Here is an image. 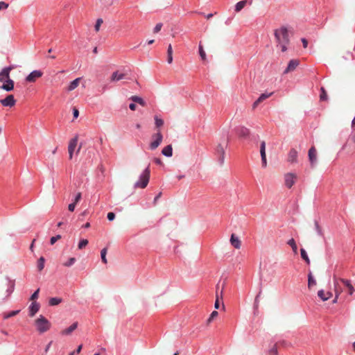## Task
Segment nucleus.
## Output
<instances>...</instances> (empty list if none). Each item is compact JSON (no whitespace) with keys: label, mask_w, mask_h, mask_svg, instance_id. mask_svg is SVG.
I'll return each mask as SVG.
<instances>
[{"label":"nucleus","mask_w":355,"mask_h":355,"mask_svg":"<svg viewBox=\"0 0 355 355\" xmlns=\"http://www.w3.org/2000/svg\"><path fill=\"white\" fill-rule=\"evenodd\" d=\"M162 193H159L154 199V201L156 202L161 196Z\"/></svg>","instance_id":"e2e57ef3"},{"label":"nucleus","mask_w":355,"mask_h":355,"mask_svg":"<svg viewBox=\"0 0 355 355\" xmlns=\"http://www.w3.org/2000/svg\"><path fill=\"white\" fill-rule=\"evenodd\" d=\"M315 227H316L317 230L318 231V233L321 234H322V231L320 230V227L319 225L317 223H315Z\"/></svg>","instance_id":"680f3d73"},{"label":"nucleus","mask_w":355,"mask_h":355,"mask_svg":"<svg viewBox=\"0 0 355 355\" xmlns=\"http://www.w3.org/2000/svg\"><path fill=\"white\" fill-rule=\"evenodd\" d=\"M344 286L347 289V292L349 295H353L355 291V288L349 280L345 279V282H344Z\"/></svg>","instance_id":"4be33fe9"},{"label":"nucleus","mask_w":355,"mask_h":355,"mask_svg":"<svg viewBox=\"0 0 355 355\" xmlns=\"http://www.w3.org/2000/svg\"><path fill=\"white\" fill-rule=\"evenodd\" d=\"M82 349V345H79L76 350V353L79 354Z\"/></svg>","instance_id":"052dcab7"},{"label":"nucleus","mask_w":355,"mask_h":355,"mask_svg":"<svg viewBox=\"0 0 355 355\" xmlns=\"http://www.w3.org/2000/svg\"><path fill=\"white\" fill-rule=\"evenodd\" d=\"M83 227L85 228H89L90 227V223H86Z\"/></svg>","instance_id":"0e129e2a"},{"label":"nucleus","mask_w":355,"mask_h":355,"mask_svg":"<svg viewBox=\"0 0 355 355\" xmlns=\"http://www.w3.org/2000/svg\"><path fill=\"white\" fill-rule=\"evenodd\" d=\"M219 306H220V300L218 298V296L217 295L216 300L215 304H214V307H215V309H219Z\"/></svg>","instance_id":"603ef678"},{"label":"nucleus","mask_w":355,"mask_h":355,"mask_svg":"<svg viewBox=\"0 0 355 355\" xmlns=\"http://www.w3.org/2000/svg\"><path fill=\"white\" fill-rule=\"evenodd\" d=\"M19 312V310H17V311H11L10 313H9L8 314L5 315L3 318H4V319H8V318H10V317L15 316V315H17Z\"/></svg>","instance_id":"79ce46f5"},{"label":"nucleus","mask_w":355,"mask_h":355,"mask_svg":"<svg viewBox=\"0 0 355 355\" xmlns=\"http://www.w3.org/2000/svg\"><path fill=\"white\" fill-rule=\"evenodd\" d=\"M218 311H214L211 313V315H210L209 318L207 319V324H209V323H211V321H212V320H213L216 317H217V316H218Z\"/></svg>","instance_id":"e433bc0d"},{"label":"nucleus","mask_w":355,"mask_h":355,"mask_svg":"<svg viewBox=\"0 0 355 355\" xmlns=\"http://www.w3.org/2000/svg\"><path fill=\"white\" fill-rule=\"evenodd\" d=\"M76 205V204L74 203V202H72V203L69 204V206H68V209L70 211H73L74 209H75Z\"/></svg>","instance_id":"3c124183"},{"label":"nucleus","mask_w":355,"mask_h":355,"mask_svg":"<svg viewBox=\"0 0 355 355\" xmlns=\"http://www.w3.org/2000/svg\"><path fill=\"white\" fill-rule=\"evenodd\" d=\"M316 285V281L314 279L312 273L309 272L308 275V287L311 288L312 286Z\"/></svg>","instance_id":"c85d7f7f"},{"label":"nucleus","mask_w":355,"mask_h":355,"mask_svg":"<svg viewBox=\"0 0 355 355\" xmlns=\"http://www.w3.org/2000/svg\"><path fill=\"white\" fill-rule=\"evenodd\" d=\"M162 153L166 157H171L173 155V148L171 145H168L164 147L162 150Z\"/></svg>","instance_id":"393cba45"},{"label":"nucleus","mask_w":355,"mask_h":355,"mask_svg":"<svg viewBox=\"0 0 355 355\" xmlns=\"http://www.w3.org/2000/svg\"><path fill=\"white\" fill-rule=\"evenodd\" d=\"M39 292L40 289L38 288L33 293L30 300L35 302V300L38 298Z\"/></svg>","instance_id":"37998d69"},{"label":"nucleus","mask_w":355,"mask_h":355,"mask_svg":"<svg viewBox=\"0 0 355 355\" xmlns=\"http://www.w3.org/2000/svg\"><path fill=\"white\" fill-rule=\"evenodd\" d=\"M40 307V306L39 303L36 302H33L31 306H29V315L31 317H33L35 315V313L39 311Z\"/></svg>","instance_id":"a211bd4d"},{"label":"nucleus","mask_w":355,"mask_h":355,"mask_svg":"<svg viewBox=\"0 0 355 355\" xmlns=\"http://www.w3.org/2000/svg\"><path fill=\"white\" fill-rule=\"evenodd\" d=\"M200 55H201V60H205L206 54H205V51L202 49H201Z\"/></svg>","instance_id":"13d9d810"},{"label":"nucleus","mask_w":355,"mask_h":355,"mask_svg":"<svg viewBox=\"0 0 355 355\" xmlns=\"http://www.w3.org/2000/svg\"><path fill=\"white\" fill-rule=\"evenodd\" d=\"M107 250V248H105L101 252V259L104 263H107V259H106Z\"/></svg>","instance_id":"c9c22d12"},{"label":"nucleus","mask_w":355,"mask_h":355,"mask_svg":"<svg viewBox=\"0 0 355 355\" xmlns=\"http://www.w3.org/2000/svg\"><path fill=\"white\" fill-rule=\"evenodd\" d=\"M73 114L74 118H77L78 116L79 112H78V109H76V108L73 109Z\"/></svg>","instance_id":"5fc2aeb1"},{"label":"nucleus","mask_w":355,"mask_h":355,"mask_svg":"<svg viewBox=\"0 0 355 355\" xmlns=\"http://www.w3.org/2000/svg\"><path fill=\"white\" fill-rule=\"evenodd\" d=\"M80 199H81V193L79 192V193H77V195H76V198L74 199L73 202L77 204L80 200Z\"/></svg>","instance_id":"8fccbe9b"},{"label":"nucleus","mask_w":355,"mask_h":355,"mask_svg":"<svg viewBox=\"0 0 355 355\" xmlns=\"http://www.w3.org/2000/svg\"><path fill=\"white\" fill-rule=\"evenodd\" d=\"M311 167L314 168L317 162V150L315 147H311L308 153Z\"/></svg>","instance_id":"6e6552de"},{"label":"nucleus","mask_w":355,"mask_h":355,"mask_svg":"<svg viewBox=\"0 0 355 355\" xmlns=\"http://www.w3.org/2000/svg\"><path fill=\"white\" fill-rule=\"evenodd\" d=\"M1 89L7 92L12 91L14 89V81L11 79L4 81L1 86Z\"/></svg>","instance_id":"2eb2a0df"},{"label":"nucleus","mask_w":355,"mask_h":355,"mask_svg":"<svg viewBox=\"0 0 355 355\" xmlns=\"http://www.w3.org/2000/svg\"><path fill=\"white\" fill-rule=\"evenodd\" d=\"M8 8V3L4 1H0V10L1 9H6Z\"/></svg>","instance_id":"de8ad7c7"},{"label":"nucleus","mask_w":355,"mask_h":355,"mask_svg":"<svg viewBox=\"0 0 355 355\" xmlns=\"http://www.w3.org/2000/svg\"><path fill=\"white\" fill-rule=\"evenodd\" d=\"M44 267V258L41 257L39 260H38V262H37V268L40 271H41L42 270H43Z\"/></svg>","instance_id":"f704fd0d"},{"label":"nucleus","mask_w":355,"mask_h":355,"mask_svg":"<svg viewBox=\"0 0 355 355\" xmlns=\"http://www.w3.org/2000/svg\"><path fill=\"white\" fill-rule=\"evenodd\" d=\"M154 42H155V40H150L148 41V44H153V43H154Z\"/></svg>","instance_id":"69168bd1"},{"label":"nucleus","mask_w":355,"mask_h":355,"mask_svg":"<svg viewBox=\"0 0 355 355\" xmlns=\"http://www.w3.org/2000/svg\"><path fill=\"white\" fill-rule=\"evenodd\" d=\"M76 258L71 257L67 261L64 262L63 263V266H64L66 267H70L76 262Z\"/></svg>","instance_id":"4c0bfd02"},{"label":"nucleus","mask_w":355,"mask_h":355,"mask_svg":"<svg viewBox=\"0 0 355 355\" xmlns=\"http://www.w3.org/2000/svg\"><path fill=\"white\" fill-rule=\"evenodd\" d=\"M43 73L40 70L32 71L26 78V80L28 83H34L36 80L42 76Z\"/></svg>","instance_id":"9d476101"},{"label":"nucleus","mask_w":355,"mask_h":355,"mask_svg":"<svg viewBox=\"0 0 355 355\" xmlns=\"http://www.w3.org/2000/svg\"><path fill=\"white\" fill-rule=\"evenodd\" d=\"M275 36L277 42L281 46L282 51L283 52L286 51L287 49L286 46L289 43L288 32L286 28L282 27L276 30Z\"/></svg>","instance_id":"f257e3e1"},{"label":"nucleus","mask_w":355,"mask_h":355,"mask_svg":"<svg viewBox=\"0 0 355 355\" xmlns=\"http://www.w3.org/2000/svg\"><path fill=\"white\" fill-rule=\"evenodd\" d=\"M212 16H213V14H209V15H206L205 17L207 19H210Z\"/></svg>","instance_id":"338daca9"},{"label":"nucleus","mask_w":355,"mask_h":355,"mask_svg":"<svg viewBox=\"0 0 355 355\" xmlns=\"http://www.w3.org/2000/svg\"><path fill=\"white\" fill-rule=\"evenodd\" d=\"M340 295H336V294H335V297L334 299L333 300L332 302L334 304H336L338 302V297H339Z\"/></svg>","instance_id":"bf43d9fd"},{"label":"nucleus","mask_w":355,"mask_h":355,"mask_svg":"<svg viewBox=\"0 0 355 355\" xmlns=\"http://www.w3.org/2000/svg\"><path fill=\"white\" fill-rule=\"evenodd\" d=\"M77 327H78V323L74 322L69 327L62 331V335H69L71 333H72L77 328Z\"/></svg>","instance_id":"5701e85b"},{"label":"nucleus","mask_w":355,"mask_h":355,"mask_svg":"<svg viewBox=\"0 0 355 355\" xmlns=\"http://www.w3.org/2000/svg\"><path fill=\"white\" fill-rule=\"evenodd\" d=\"M129 107L131 110L135 111L136 110V105L135 103H130Z\"/></svg>","instance_id":"4d7b16f0"},{"label":"nucleus","mask_w":355,"mask_h":355,"mask_svg":"<svg viewBox=\"0 0 355 355\" xmlns=\"http://www.w3.org/2000/svg\"><path fill=\"white\" fill-rule=\"evenodd\" d=\"M60 239H61V236L60 235H57L55 236H53V237L51 238L50 243L51 245H53L57 241H58Z\"/></svg>","instance_id":"c03bdc74"},{"label":"nucleus","mask_w":355,"mask_h":355,"mask_svg":"<svg viewBox=\"0 0 355 355\" xmlns=\"http://www.w3.org/2000/svg\"><path fill=\"white\" fill-rule=\"evenodd\" d=\"M297 178L296 175L293 173H287L284 176L285 184L288 188H291L295 183Z\"/></svg>","instance_id":"f8f14e48"},{"label":"nucleus","mask_w":355,"mask_h":355,"mask_svg":"<svg viewBox=\"0 0 355 355\" xmlns=\"http://www.w3.org/2000/svg\"><path fill=\"white\" fill-rule=\"evenodd\" d=\"M88 244V241L87 239L81 240L78 243V249L81 250L84 248Z\"/></svg>","instance_id":"ea45409f"},{"label":"nucleus","mask_w":355,"mask_h":355,"mask_svg":"<svg viewBox=\"0 0 355 355\" xmlns=\"http://www.w3.org/2000/svg\"><path fill=\"white\" fill-rule=\"evenodd\" d=\"M103 19H98L96 22V24H95V31L96 32H98L100 29V27L101 26V24H103Z\"/></svg>","instance_id":"a19ab883"},{"label":"nucleus","mask_w":355,"mask_h":355,"mask_svg":"<svg viewBox=\"0 0 355 355\" xmlns=\"http://www.w3.org/2000/svg\"><path fill=\"white\" fill-rule=\"evenodd\" d=\"M250 130L245 127H241L239 130V135L243 138H247L250 135Z\"/></svg>","instance_id":"b1692460"},{"label":"nucleus","mask_w":355,"mask_h":355,"mask_svg":"<svg viewBox=\"0 0 355 355\" xmlns=\"http://www.w3.org/2000/svg\"><path fill=\"white\" fill-rule=\"evenodd\" d=\"M154 162L158 165H163V162L160 158L155 157Z\"/></svg>","instance_id":"864d4df0"},{"label":"nucleus","mask_w":355,"mask_h":355,"mask_svg":"<svg viewBox=\"0 0 355 355\" xmlns=\"http://www.w3.org/2000/svg\"><path fill=\"white\" fill-rule=\"evenodd\" d=\"M167 62L168 64L173 62V49L171 44H169L167 49Z\"/></svg>","instance_id":"cd10ccee"},{"label":"nucleus","mask_w":355,"mask_h":355,"mask_svg":"<svg viewBox=\"0 0 355 355\" xmlns=\"http://www.w3.org/2000/svg\"><path fill=\"white\" fill-rule=\"evenodd\" d=\"M320 98L321 101H326L327 99V92L323 87L321 88V94L320 95Z\"/></svg>","instance_id":"58836bf2"},{"label":"nucleus","mask_w":355,"mask_h":355,"mask_svg":"<svg viewBox=\"0 0 355 355\" xmlns=\"http://www.w3.org/2000/svg\"><path fill=\"white\" fill-rule=\"evenodd\" d=\"M125 76L124 73H119L118 71H115L112 74L111 80L112 81H119L122 80Z\"/></svg>","instance_id":"bb28decb"},{"label":"nucleus","mask_w":355,"mask_h":355,"mask_svg":"<svg viewBox=\"0 0 355 355\" xmlns=\"http://www.w3.org/2000/svg\"><path fill=\"white\" fill-rule=\"evenodd\" d=\"M227 144H218L216 148L215 153L218 157V163L220 166H223L225 164V155Z\"/></svg>","instance_id":"20e7f679"},{"label":"nucleus","mask_w":355,"mask_h":355,"mask_svg":"<svg viewBox=\"0 0 355 355\" xmlns=\"http://www.w3.org/2000/svg\"><path fill=\"white\" fill-rule=\"evenodd\" d=\"M352 140L353 141L354 143H355V134L352 136Z\"/></svg>","instance_id":"774afa93"},{"label":"nucleus","mask_w":355,"mask_h":355,"mask_svg":"<svg viewBox=\"0 0 355 355\" xmlns=\"http://www.w3.org/2000/svg\"><path fill=\"white\" fill-rule=\"evenodd\" d=\"M150 171L149 168V166H148L140 175L139 180L137 182H135L134 187L141 189L146 188L150 180Z\"/></svg>","instance_id":"f03ea898"},{"label":"nucleus","mask_w":355,"mask_h":355,"mask_svg":"<svg viewBox=\"0 0 355 355\" xmlns=\"http://www.w3.org/2000/svg\"><path fill=\"white\" fill-rule=\"evenodd\" d=\"M270 355H277V347L274 345L269 352Z\"/></svg>","instance_id":"a18cd8bd"},{"label":"nucleus","mask_w":355,"mask_h":355,"mask_svg":"<svg viewBox=\"0 0 355 355\" xmlns=\"http://www.w3.org/2000/svg\"><path fill=\"white\" fill-rule=\"evenodd\" d=\"M301 257L306 262L307 264L310 263V259L306 254V252L304 248L300 250Z\"/></svg>","instance_id":"473e14b6"},{"label":"nucleus","mask_w":355,"mask_h":355,"mask_svg":"<svg viewBox=\"0 0 355 355\" xmlns=\"http://www.w3.org/2000/svg\"><path fill=\"white\" fill-rule=\"evenodd\" d=\"M287 243L292 248V250L294 252V253L297 254V246L296 245L295 240L293 239H291L288 241Z\"/></svg>","instance_id":"7c9ffc66"},{"label":"nucleus","mask_w":355,"mask_h":355,"mask_svg":"<svg viewBox=\"0 0 355 355\" xmlns=\"http://www.w3.org/2000/svg\"><path fill=\"white\" fill-rule=\"evenodd\" d=\"M35 325L40 333L46 332L51 327V323L42 315L35 320Z\"/></svg>","instance_id":"7ed1b4c3"},{"label":"nucleus","mask_w":355,"mask_h":355,"mask_svg":"<svg viewBox=\"0 0 355 355\" xmlns=\"http://www.w3.org/2000/svg\"><path fill=\"white\" fill-rule=\"evenodd\" d=\"M130 99L132 100L135 103H139V105H141L143 107L146 106V103L144 101V99L138 96H132L130 98Z\"/></svg>","instance_id":"a878e982"},{"label":"nucleus","mask_w":355,"mask_h":355,"mask_svg":"<svg viewBox=\"0 0 355 355\" xmlns=\"http://www.w3.org/2000/svg\"><path fill=\"white\" fill-rule=\"evenodd\" d=\"M155 123L156 128H159L164 124V121L159 118L157 116H155Z\"/></svg>","instance_id":"72a5a7b5"},{"label":"nucleus","mask_w":355,"mask_h":355,"mask_svg":"<svg viewBox=\"0 0 355 355\" xmlns=\"http://www.w3.org/2000/svg\"><path fill=\"white\" fill-rule=\"evenodd\" d=\"M81 80H82V78H77L75 80H73V81H71L70 83V84L69 85V86L67 87V90L68 92H71V91L74 90L75 89H76L78 87V85H80Z\"/></svg>","instance_id":"aec40b11"},{"label":"nucleus","mask_w":355,"mask_h":355,"mask_svg":"<svg viewBox=\"0 0 355 355\" xmlns=\"http://www.w3.org/2000/svg\"><path fill=\"white\" fill-rule=\"evenodd\" d=\"M260 154L261 157V162L263 167L267 166L266 155V142L262 141L260 146Z\"/></svg>","instance_id":"ddd939ff"},{"label":"nucleus","mask_w":355,"mask_h":355,"mask_svg":"<svg viewBox=\"0 0 355 355\" xmlns=\"http://www.w3.org/2000/svg\"><path fill=\"white\" fill-rule=\"evenodd\" d=\"M297 152L295 149H291L289 151L288 155V161L291 163H295L297 162Z\"/></svg>","instance_id":"412c9836"},{"label":"nucleus","mask_w":355,"mask_h":355,"mask_svg":"<svg viewBox=\"0 0 355 355\" xmlns=\"http://www.w3.org/2000/svg\"><path fill=\"white\" fill-rule=\"evenodd\" d=\"M334 293L336 295H340L343 291L344 282L345 279L338 277L336 275L333 276Z\"/></svg>","instance_id":"39448f33"},{"label":"nucleus","mask_w":355,"mask_h":355,"mask_svg":"<svg viewBox=\"0 0 355 355\" xmlns=\"http://www.w3.org/2000/svg\"><path fill=\"white\" fill-rule=\"evenodd\" d=\"M302 44H303V46L304 48H306L307 47V45H308V42L306 39L304 38H302Z\"/></svg>","instance_id":"6e6d98bb"},{"label":"nucleus","mask_w":355,"mask_h":355,"mask_svg":"<svg viewBox=\"0 0 355 355\" xmlns=\"http://www.w3.org/2000/svg\"><path fill=\"white\" fill-rule=\"evenodd\" d=\"M163 139L162 134L159 129L157 130V132L152 135V141L150 144V148L151 150L156 149L162 143Z\"/></svg>","instance_id":"423d86ee"},{"label":"nucleus","mask_w":355,"mask_h":355,"mask_svg":"<svg viewBox=\"0 0 355 355\" xmlns=\"http://www.w3.org/2000/svg\"><path fill=\"white\" fill-rule=\"evenodd\" d=\"M246 3H247V1L245 0L241 1L238 2L236 4V6H235V10L236 12L241 11L244 8V6H245Z\"/></svg>","instance_id":"2f4dec72"},{"label":"nucleus","mask_w":355,"mask_h":355,"mask_svg":"<svg viewBox=\"0 0 355 355\" xmlns=\"http://www.w3.org/2000/svg\"><path fill=\"white\" fill-rule=\"evenodd\" d=\"M333 294L330 291L325 292L324 290H320L318 292V296L322 300L327 301L332 297Z\"/></svg>","instance_id":"f3484780"},{"label":"nucleus","mask_w":355,"mask_h":355,"mask_svg":"<svg viewBox=\"0 0 355 355\" xmlns=\"http://www.w3.org/2000/svg\"><path fill=\"white\" fill-rule=\"evenodd\" d=\"M272 94V92H270L269 94H262L258 99L254 101V103L252 105V108H256L259 104H260L261 102L269 98Z\"/></svg>","instance_id":"6ab92c4d"},{"label":"nucleus","mask_w":355,"mask_h":355,"mask_svg":"<svg viewBox=\"0 0 355 355\" xmlns=\"http://www.w3.org/2000/svg\"><path fill=\"white\" fill-rule=\"evenodd\" d=\"M162 27V24L161 23L157 24L153 29V33H158L159 31H160Z\"/></svg>","instance_id":"49530a36"},{"label":"nucleus","mask_w":355,"mask_h":355,"mask_svg":"<svg viewBox=\"0 0 355 355\" xmlns=\"http://www.w3.org/2000/svg\"><path fill=\"white\" fill-rule=\"evenodd\" d=\"M62 302V299L60 297H51L49 299V304L50 306L58 305Z\"/></svg>","instance_id":"c756f323"},{"label":"nucleus","mask_w":355,"mask_h":355,"mask_svg":"<svg viewBox=\"0 0 355 355\" xmlns=\"http://www.w3.org/2000/svg\"><path fill=\"white\" fill-rule=\"evenodd\" d=\"M0 103L5 107H13L16 101L14 98V96L12 94H10L7 96L5 98L0 100Z\"/></svg>","instance_id":"1a4fd4ad"},{"label":"nucleus","mask_w":355,"mask_h":355,"mask_svg":"<svg viewBox=\"0 0 355 355\" xmlns=\"http://www.w3.org/2000/svg\"><path fill=\"white\" fill-rule=\"evenodd\" d=\"M230 243L232 246H234L236 249H240L241 246V241L239 239V237L236 236L234 234L231 235L230 238Z\"/></svg>","instance_id":"dca6fc26"},{"label":"nucleus","mask_w":355,"mask_h":355,"mask_svg":"<svg viewBox=\"0 0 355 355\" xmlns=\"http://www.w3.org/2000/svg\"><path fill=\"white\" fill-rule=\"evenodd\" d=\"M115 218V214L113 212H109L107 214V219L110 221L113 220Z\"/></svg>","instance_id":"09e8293b"},{"label":"nucleus","mask_w":355,"mask_h":355,"mask_svg":"<svg viewBox=\"0 0 355 355\" xmlns=\"http://www.w3.org/2000/svg\"><path fill=\"white\" fill-rule=\"evenodd\" d=\"M298 64H299V61L297 60H290V62H288V67H286V69L284 71V73H288L291 71H294L296 69V67L298 66Z\"/></svg>","instance_id":"4468645a"},{"label":"nucleus","mask_w":355,"mask_h":355,"mask_svg":"<svg viewBox=\"0 0 355 355\" xmlns=\"http://www.w3.org/2000/svg\"><path fill=\"white\" fill-rule=\"evenodd\" d=\"M14 69L13 66H9L8 67H5L0 72V82L4 83V81L10 79V73Z\"/></svg>","instance_id":"0eeeda50"},{"label":"nucleus","mask_w":355,"mask_h":355,"mask_svg":"<svg viewBox=\"0 0 355 355\" xmlns=\"http://www.w3.org/2000/svg\"><path fill=\"white\" fill-rule=\"evenodd\" d=\"M78 136L76 135L74 138L71 139L69 141V146H68V152H69V159H71L73 157V153L75 150V148H76L77 144H78Z\"/></svg>","instance_id":"9b49d317"}]
</instances>
